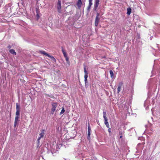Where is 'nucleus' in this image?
<instances>
[{
	"instance_id": "f257e3e1",
	"label": "nucleus",
	"mask_w": 160,
	"mask_h": 160,
	"mask_svg": "<svg viewBox=\"0 0 160 160\" xmlns=\"http://www.w3.org/2000/svg\"><path fill=\"white\" fill-rule=\"evenodd\" d=\"M52 105L51 113L52 114H53V112L55 111L56 108L58 106V103L56 102L53 103Z\"/></svg>"
},
{
	"instance_id": "f03ea898",
	"label": "nucleus",
	"mask_w": 160,
	"mask_h": 160,
	"mask_svg": "<svg viewBox=\"0 0 160 160\" xmlns=\"http://www.w3.org/2000/svg\"><path fill=\"white\" fill-rule=\"evenodd\" d=\"M20 105L18 103L16 104V116H19L20 115Z\"/></svg>"
},
{
	"instance_id": "7ed1b4c3",
	"label": "nucleus",
	"mask_w": 160,
	"mask_h": 160,
	"mask_svg": "<svg viewBox=\"0 0 160 160\" xmlns=\"http://www.w3.org/2000/svg\"><path fill=\"white\" fill-rule=\"evenodd\" d=\"M44 130H42L41 131L40 133L39 134V137L37 139V141L38 144H39L40 142V140L41 139V138H42L43 137L44 134Z\"/></svg>"
},
{
	"instance_id": "20e7f679",
	"label": "nucleus",
	"mask_w": 160,
	"mask_h": 160,
	"mask_svg": "<svg viewBox=\"0 0 160 160\" xmlns=\"http://www.w3.org/2000/svg\"><path fill=\"white\" fill-rule=\"evenodd\" d=\"M99 14L97 13V14L95 20V25L96 26H97L98 25V23L99 21Z\"/></svg>"
},
{
	"instance_id": "39448f33",
	"label": "nucleus",
	"mask_w": 160,
	"mask_h": 160,
	"mask_svg": "<svg viewBox=\"0 0 160 160\" xmlns=\"http://www.w3.org/2000/svg\"><path fill=\"white\" fill-rule=\"evenodd\" d=\"M100 0H95L94 4V9L95 10H96L99 5V2Z\"/></svg>"
},
{
	"instance_id": "423d86ee",
	"label": "nucleus",
	"mask_w": 160,
	"mask_h": 160,
	"mask_svg": "<svg viewBox=\"0 0 160 160\" xmlns=\"http://www.w3.org/2000/svg\"><path fill=\"white\" fill-rule=\"evenodd\" d=\"M57 8L58 9V11L59 12H60L61 9V1L58 0L57 4Z\"/></svg>"
},
{
	"instance_id": "0eeeda50",
	"label": "nucleus",
	"mask_w": 160,
	"mask_h": 160,
	"mask_svg": "<svg viewBox=\"0 0 160 160\" xmlns=\"http://www.w3.org/2000/svg\"><path fill=\"white\" fill-rule=\"evenodd\" d=\"M150 104V101L148 99H147L144 102V107H146V109H147L148 108V107L149 106V105Z\"/></svg>"
},
{
	"instance_id": "6e6552de",
	"label": "nucleus",
	"mask_w": 160,
	"mask_h": 160,
	"mask_svg": "<svg viewBox=\"0 0 160 160\" xmlns=\"http://www.w3.org/2000/svg\"><path fill=\"white\" fill-rule=\"evenodd\" d=\"M82 4V0H78L77 5L79 8H80L81 7Z\"/></svg>"
},
{
	"instance_id": "1a4fd4ad",
	"label": "nucleus",
	"mask_w": 160,
	"mask_h": 160,
	"mask_svg": "<svg viewBox=\"0 0 160 160\" xmlns=\"http://www.w3.org/2000/svg\"><path fill=\"white\" fill-rule=\"evenodd\" d=\"M131 8H128L127 9V14L128 15H130L131 13Z\"/></svg>"
},
{
	"instance_id": "9d476101",
	"label": "nucleus",
	"mask_w": 160,
	"mask_h": 160,
	"mask_svg": "<svg viewBox=\"0 0 160 160\" xmlns=\"http://www.w3.org/2000/svg\"><path fill=\"white\" fill-rule=\"evenodd\" d=\"M88 77V74L84 75V81L85 84L87 83V78Z\"/></svg>"
},
{
	"instance_id": "9b49d317",
	"label": "nucleus",
	"mask_w": 160,
	"mask_h": 160,
	"mask_svg": "<svg viewBox=\"0 0 160 160\" xmlns=\"http://www.w3.org/2000/svg\"><path fill=\"white\" fill-rule=\"evenodd\" d=\"M9 52L10 53L13 55H16V52L13 49H10L9 51Z\"/></svg>"
},
{
	"instance_id": "f8f14e48",
	"label": "nucleus",
	"mask_w": 160,
	"mask_h": 160,
	"mask_svg": "<svg viewBox=\"0 0 160 160\" xmlns=\"http://www.w3.org/2000/svg\"><path fill=\"white\" fill-rule=\"evenodd\" d=\"M110 76L111 78H113V73L112 70H110Z\"/></svg>"
},
{
	"instance_id": "ddd939ff",
	"label": "nucleus",
	"mask_w": 160,
	"mask_h": 160,
	"mask_svg": "<svg viewBox=\"0 0 160 160\" xmlns=\"http://www.w3.org/2000/svg\"><path fill=\"white\" fill-rule=\"evenodd\" d=\"M41 53H42V54L45 55L46 56H50V55H49L48 54L46 53L44 51H42L41 52Z\"/></svg>"
},
{
	"instance_id": "4468645a",
	"label": "nucleus",
	"mask_w": 160,
	"mask_h": 160,
	"mask_svg": "<svg viewBox=\"0 0 160 160\" xmlns=\"http://www.w3.org/2000/svg\"><path fill=\"white\" fill-rule=\"evenodd\" d=\"M84 71L85 74H88V72L86 70V67L85 66L84 67Z\"/></svg>"
},
{
	"instance_id": "2eb2a0df",
	"label": "nucleus",
	"mask_w": 160,
	"mask_h": 160,
	"mask_svg": "<svg viewBox=\"0 0 160 160\" xmlns=\"http://www.w3.org/2000/svg\"><path fill=\"white\" fill-rule=\"evenodd\" d=\"M91 134V132L88 131V139H90V135Z\"/></svg>"
},
{
	"instance_id": "dca6fc26",
	"label": "nucleus",
	"mask_w": 160,
	"mask_h": 160,
	"mask_svg": "<svg viewBox=\"0 0 160 160\" xmlns=\"http://www.w3.org/2000/svg\"><path fill=\"white\" fill-rule=\"evenodd\" d=\"M88 131L91 132V128H90V125L89 123H88Z\"/></svg>"
},
{
	"instance_id": "f3484780",
	"label": "nucleus",
	"mask_w": 160,
	"mask_h": 160,
	"mask_svg": "<svg viewBox=\"0 0 160 160\" xmlns=\"http://www.w3.org/2000/svg\"><path fill=\"white\" fill-rule=\"evenodd\" d=\"M48 57H50L52 59V60H53V61H56V60L55 59V58H54L52 56H51L50 55V56H48Z\"/></svg>"
},
{
	"instance_id": "a211bd4d",
	"label": "nucleus",
	"mask_w": 160,
	"mask_h": 160,
	"mask_svg": "<svg viewBox=\"0 0 160 160\" xmlns=\"http://www.w3.org/2000/svg\"><path fill=\"white\" fill-rule=\"evenodd\" d=\"M65 112V110H64V109L63 108H62V110L60 113V115H61L62 114V113H63Z\"/></svg>"
},
{
	"instance_id": "6ab92c4d",
	"label": "nucleus",
	"mask_w": 160,
	"mask_h": 160,
	"mask_svg": "<svg viewBox=\"0 0 160 160\" xmlns=\"http://www.w3.org/2000/svg\"><path fill=\"white\" fill-rule=\"evenodd\" d=\"M103 118H107V114L105 112H103Z\"/></svg>"
},
{
	"instance_id": "aec40b11",
	"label": "nucleus",
	"mask_w": 160,
	"mask_h": 160,
	"mask_svg": "<svg viewBox=\"0 0 160 160\" xmlns=\"http://www.w3.org/2000/svg\"><path fill=\"white\" fill-rule=\"evenodd\" d=\"M92 0H89V6H91L92 5Z\"/></svg>"
},
{
	"instance_id": "412c9836",
	"label": "nucleus",
	"mask_w": 160,
	"mask_h": 160,
	"mask_svg": "<svg viewBox=\"0 0 160 160\" xmlns=\"http://www.w3.org/2000/svg\"><path fill=\"white\" fill-rule=\"evenodd\" d=\"M18 118H19V116H16V117L15 118V122H18Z\"/></svg>"
},
{
	"instance_id": "4be33fe9",
	"label": "nucleus",
	"mask_w": 160,
	"mask_h": 160,
	"mask_svg": "<svg viewBox=\"0 0 160 160\" xmlns=\"http://www.w3.org/2000/svg\"><path fill=\"white\" fill-rule=\"evenodd\" d=\"M104 118V121H105V122H104V123L105 124H107V123H108V119L107 118Z\"/></svg>"
},
{
	"instance_id": "5701e85b",
	"label": "nucleus",
	"mask_w": 160,
	"mask_h": 160,
	"mask_svg": "<svg viewBox=\"0 0 160 160\" xmlns=\"http://www.w3.org/2000/svg\"><path fill=\"white\" fill-rule=\"evenodd\" d=\"M123 85V83L122 82H120L119 83V85H118V87H122V85Z\"/></svg>"
},
{
	"instance_id": "b1692460",
	"label": "nucleus",
	"mask_w": 160,
	"mask_h": 160,
	"mask_svg": "<svg viewBox=\"0 0 160 160\" xmlns=\"http://www.w3.org/2000/svg\"><path fill=\"white\" fill-rule=\"evenodd\" d=\"M121 88V87H118V89H117V93H119L120 92V91Z\"/></svg>"
},
{
	"instance_id": "393cba45",
	"label": "nucleus",
	"mask_w": 160,
	"mask_h": 160,
	"mask_svg": "<svg viewBox=\"0 0 160 160\" xmlns=\"http://www.w3.org/2000/svg\"><path fill=\"white\" fill-rule=\"evenodd\" d=\"M17 125V122H15L14 121V127H15Z\"/></svg>"
},
{
	"instance_id": "a878e982",
	"label": "nucleus",
	"mask_w": 160,
	"mask_h": 160,
	"mask_svg": "<svg viewBox=\"0 0 160 160\" xmlns=\"http://www.w3.org/2000/svg\"><path fill=\"white\" fill-rule=\"evenodd\" d=\"M17 125V122H15L14 121V127H15Z\"/></svg>"
},
{
	"instance_id": "bb28decb",
	"label": "nucleus",
	"mask_w": 160,
	"mask_h": 160,
	"mask_svg": "<svg viewBox=\"0 0 160 160\" xmlns=\"http://www.w3.org/2000/svg\"><path fill=\"white\" fill-rule=\"evenodd\" d=\"M63 55L64 56V57H67V53H66L65 52L64 53H63Z\"/></svg>"
},
{
	"instance_id": "cd10ccee",
	"label": "nucleus",
	"mask_w": 160,
	"mask_h": 160,
	"mask_svg": "<svg viewBox=\"0 0 160 160\" xmlns=\"http://www.w3.org/2000/svg\"><path fill=\"white\" fill-rule=\"evenodd\" d=\"M65 58L66 61L67 62H69V59H68V56H67V57H65Z\"/></svg>"
},
{
	"instance_id": "c85d7f7f",
	"label": "nucleus",
	"mask_w": 160,
	"mask_h": 160,
	"mask_svg": "<svg viewBox=\"0 0 160 160\" xmlns=\"http://www.w3.org/2000/svg\"><path fill=\"white\" fill-rule=\"evenodd\" d=\"M105 125H106V126L108 128H109V124L108 123H107V124H105Z\"/></svg>"
},
{
	"instance_id": "c756f323",
	"label": "nucleus",
	"mask_w": 160,
	"mask_h": 160,
	"mask_svg": "<svg viewBox=\"0 0 160 160\" xmlns=\"http://www.w3.org/2000/svg\"><path fill=\"white\" fill-rule=\"evenodd\" d=\"M62 53L65 52V51L64 49H63V48L62 47Z\"/></svg>"
},
{
	"instance_id": "7c9ffc66",
	"label": "nucleus",
	"mask_w": 160,
	"mask_h": 160,
	"mask_svg": "<svg viewBox=\"0 0 160 160\" xmlns=\"http://www.w3.org/2000/svg\"><path fill=\"white\" fill-rule=\"evenodd\" d=\"M62 53L65 52V51L64 49H63V48L62 47Z\"/></svg>"
},
{
	"instance_id": "2f4dec72",
	"label": "nucleus",
	"mask_w": 160,
	"mask_h": 160,
	"mask_svg": "<svg viewBox=\"0 0 160 160\" xmlns=\"http://www.w3.org/2000/svg\"><path fill=\"white\" fill-rule=\"evenodd\" d=\"M108 128V132L110 133L111 132V128Z\"/></svg>"
},
{
	"instance_id": "473e14b6",
	"label": "nucleus",
	"mask_w": 160,
	"mask_h": 160,
	"mask_svg": "<svg viewBox=\"0 0 160 160\" xmlns=\"http://www.w3.org/2000/svg\"><path fill=\"white\" fill-rule=\"evenodd\" d=\"M91 6H88V9H90L91 7Z\"/></svg>"
},
{
	"instance_id": "72a5a7b5",
	"label": "nucleus",
	"mask_w": 160,
	"mask_h": 160,
	"mask_svg": "<svg viewBox=\"0 0 160 160\" xmlns=\"http://www.w3.org/2000/svg\"><path fill=\"white\" fill-rule=\"evenodd\" d=\"M37 17L38 18L39 17V15H38V13H37Z\"/></svg>"
},
{
	"instance_id": "f704fd0d",
	"label": "nucleus",
	"mask_w": 160,
	"mask_h": 160,
	"mask_svg": "<svg viewBox=\"0 0 160 160\" xmlns=\"http://www.w3.org/2000/svg\"><path fill=\"white\" fill-rule=\"evenodd\" d=\"M36 12H37L38 11V9L37 8L36 9Z\"/></svg>"
},
{
	"instance_id": "c9c22d12",
	"label": "nucleus",
	"mask_w": 160,
	"mask_h": 160,
	"mask_svg": "<svg viewBox=\"0 0 160 160\" xmlns=\"http://www.w3.org/2000/svg\"><path fill=\"white\" fill-rule=\"evenodd\" d=\"M8 48H11V47L10 45H9L8 46Z\"/></svg>"
},
{
	"instance_id": "e433bc0d",
	"label": "nucleus",
	"mask_w": 160,
	"mask_h": 160,
	"mask_svg": "<svg viewBox=\"0 0 160 160\" xmlns=\"http://www.w3.org/2000/svg\"><path fill=\"white\" fill-rule=\"evenodd\" d=\"M140 143H139V144H138V145H140Z\"/></svg>"
},
{
	"instance_id": "4c0bfd02",
	"label": "nucleus",
	"mask_w": 160,
	"mask_h": 160,
	"mask_svg": "<svg viewBox=\"0 0 160 160\" xmlns=\"http://www.w3.org/2000/svg\"><path fill=\"white\" fill-rule=\"evenodd\" d=\"M122 137V136H121L120 137V138H121Z\"/></svg>"
}]
</instances>
